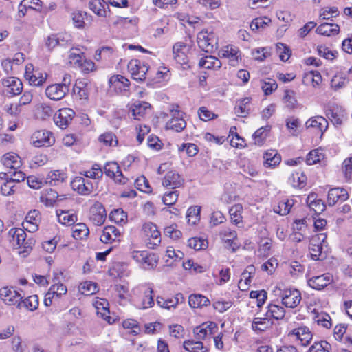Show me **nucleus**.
Returning a JSON list of instances; mask_svg holds the SVG:
<instances>
[{
  "mask_svg": "<svg viewBox=\"0 0 352 352\" xmlns=\"http://www.w3.org/2000/svg\"><path fill=\"white\" fill-rule=\"evenodd\" d=\"M153 288L150 285H140L132 289L134 301L138 308L146 309L154 305Z\"/></svg>",
  "mask_w": 352,
  "mask_h": 352,
  "instance_id": "obj_1",
  "label": "nucleus"
},
{
  "mask_svg": "<svg viewBox=\"0 0 352 352\" xmlns=\"http://www.w3.org/2000/svg\"><path fill=\"white\" fill-rule=\"evenodd\" d=\"M10 241L15 248H23V252H28L34 245L33 239H27V234L23 228H13L8 232Z\"/></svg>",
  "mask_w": 352,
  "mask_h": 352,
  "instance_id": "obj_2",
  "label": "nucleus"
},
{
  "mask_svg": "<svg viewBox=\"0 0 352 352\" xmlns=\"http://www.w3.org/2000/svg\"><path fill=\"white\" fill-rule=\"evenodd\" d=\"M197 42L200 49L206 52H212L217 48V41L212 30H203L197 34Z\"/></svg>",
  "mask_w": 352,
  "mask_h": 352,
  "instance_id": "obj_3",
  "label": "nucleus"
},
{
  "mask_svg": "<svg viewBox=\"0 0 352 352\" xmlns=\"http://www.w3.org/2000/svg\"><path fill=\"white\" fill-rule=\"evenodd\" d=\"M142 233L146 241L148 248H155L161 243V234L156 225L153 223H146L142 226Z\"/></svg>",
  "mask_w": 352,
  "mask_h": 352,
  "instance_id": "obj_4",
  "label": "nucleus"
},
{
  "mask_svg": "<svg viewBox=\"0 0 352 352\" xmlns=\"http://www.w3.org/2000/svg\"><path fill=\"white\" fill-rule=\"evenodd\" d=\"M288 337L297 344L306 346L312 340L313 335L307 327L300 326L290 331Z\"/></svg>",
  "mask_w": 352,
  "mask_h": 352,
  "instance_id": "obj_5",
  "label": "nucleus"
},
{
  "mask_svg": "<svg viewBox=\"0 0 352 352\" xmlns=\"http://www.w3.org/2000/svg\"><path fill=\"white\" fill-rule=\"evenodd\" d=\"M133 80L142 82L145 80L146 73L148 71V66L138 59L131 60L127 65Z\"/></svg>",
  "mask_w": 352,
  "mask_h": 352,
  "instance_id": "obj_6",
  "label": "nucleus"
},
{
  "mask_svg": "<svg viewBox=\"0 0 352 352\" xmlns=\"http://www.w3.org/2000/svg\"><path fill=\"white\" fill-rule=\"evenodd\" d=\"M283 305L288 308L296 307L302 300L301 293L294 288H287L280 292Z\"/></svg>",
  "mask_w": 352,
  "mask_h": 352,
  "instance_id": "obj_7",
  "label": "nucleus"
},
{
  "mask_svg": "<svg viewBox=\"0 0 352 352\" xmlns=\"http://www.w3.org/2000/svg\"><path fill=\"white\" fill-rule=\"evenodd\" d=\"M92 305L96 314L107 321L109 324H113L116 320L109 316V302L104 298L94 297L92 300Z\"/></svg>",
  "mask_w": 352,
  "mask_h": 352,
  "instance_id": "obj_8",
  "label": "nucleus"
},
{
  "mask_svg": "<svg viewBox=\"0 0 352 352\" xmlns=\"http://www.w3.org/2000/svg\"><path fill=\"white\" fill-rule=\"evenodd\" d=\"M69 84L67 83V78H63V82L53 84L48 86L45 89L46 96L52 100H60L69 91Z\"/></svg>",
  "mask_w": 352,
  "mask_h": 352,
  "instance_id": "obj_9",
  "label": "nucleus"
},
{
  "mask_svg": "<svg viewBox=\"0 0 352 352\" xmlns=\"http://www.w3.org/2000/svg\"><path fill=\"white\" fill-rule=\"evenodd\" d=\"M75 116V112L70 108H62L54 115L55 124L61 129H65L71 124Z\"/></svg>",
  "mask_w": 352,
  "mask_h": 352,
  "instance_id": "obj_10",
  "label": "nucleus"
},
{
  "mask_svg": "<svg viewBox=\"0 0 352 352\" xmlns=\"http://www.w3.org/2000/svg\"><path fill=\"white\" fill-rule=\"evenodd\" d=\"M1 84L3 87V91L8 97L21 94L23 89L21 81L16 77H8L1 80Z\"/></svg>",
  "mask_w": 352,
  "mask_h": 352,
  "instance_id": "obj_11",
  "label": "nucleus"
},
{
  "mask_svg": "<svg viewBox=\"0 0 352 352\" xmlns=\"http://www.w3.org/2000/svg\"><path fill=\"white\" fill-rule=\"evenodd\" d=\"M54 142L53 134L48 131H35L31 137V143L35 147L50 146Z\"/></svg>",
  "mask_w": 352,
  "mask_h": 352,
  "instance_id": "obj_12",
  "label": "nucleus"
},
{
  "mask_svg": "<svg viewBox=\"0 0 352 352\" xmlns=\"http://www.w3.org/2000/svg\"><path fill=\"white\" fill-rule=\"evenodd\" d=\"M219 56L226 58L232 66H236L241 60V54L239 49L232 45H226L221 49Z\"/></svg>",
  "mask_w": 352,
  "mask_h": 352,
  "instance_id": "obj_13",
  "label": "nucleus"
},
{
  "mask_svg": "<svg viewBox=\"0 0 352 352\" xmlns=\"http://www.w3.org/2000/svg\"><path fill=\"white\" fill-rule=\"evenodd\" d=\"M24 76L31 85L34 86L42 85L47 79L46 73L34 70L32 64L26 65Z\"/></svg>",
  "mask_w": 352,
  "mask_h": 352,
  "instance_id": "obj_14",
  "label": "nucleus"
},
{
  "mask_svg": "<svg viewBox=\"0 0 352 352\" xmlns=\"http://www.w3.org/2000/svg\"><path fill=\"white\" fill-rule=\"evenodd\" d=\"M171 119L166 123L167 129H171L176 132H181L186 126L184 119V113L178 109H173L170 111Z\"/></svg>",
  "mask_w": 352,
  "mask_h": 352,
  "instance_id": "obj_15",
  "label": "nucleus"
},
{
  "mask_svg": "<svg viewBox=\"0 0 352 352\" xmlns=\"http://www.w3.org/2000/svg\"><path fill=\"white\" fill-rule=\"evenodd\" d=\"M327 235L324 233H320L313 236L310 240L309 252L313 259H318L326 243Z\"/></svg>",
  "mask_w": 352,
  "mask_h": 352,
  "instance_id": "obj_16",
  "label": "nucleus"
},
{
  "mask_svg": "<svg viewBox=\"0 0 352 352\" xmlns=\"http://www.w3.org/2000/svg\"><path fill=\"white\" fill-rule=\"evenodd\" d=\"M218 330L217 324L214 322H207L196 327L193 330L195 337L198 340L205 338L214 335Z\"/></svg>",
  "mask_w": 352,
  "mask_h": 352,
  "instance_id": "obj_17",
  "label": "nucleus"
},
{
  "mask_svg": "<svg viewBox=\"0 0 352 352\" xmlns=\"http://www.w3.org/2000/svg\"><path fill=\"white\" fill-rule=\"evenodd\" d=\"M0 296L4 302L8 305H16L23 298L21 294L12 287H5L0 289Z\"/></svg>",
  "mask_w": 352,
  "mask_h": 352,
  "instance_id": "obj_18",
  "label": "nucleus"
},
{
  "mask_svg": "<svg viewBox=\"0 0 352 352\" xmlns=\"http://www.w3.org/2000/svg\"><path fill=\"white\" fill-rule=\"evenodd\" d=\"M104 169L106 175L113 179L118 184H124L128 181V179L124 177L116 162H112L107 163Z\"/></svg>",
  "mask_w": 352,
  "mask_h": 352,
  "instance_id": "obj_19",
  "label": "nucleus"
},
{
  "mask_svg": "<svg viewBox=\"0 0 352 352\" xmlns=\"http://www.w3.org/2000/svg\"><path fill=\"white\" fill-rule=\"evenodd\" d=\"M65 198V195H58L55 190L49 188L41 192V201L46 206H53L54 204H58Z\"/></svg>",
  "mask_w": 352,
  "mask_h": 352,
  "instance_id": "obj_20",
  "label": "nucleus"
},
{
  "mask_svg": "<svg viewBox=\"0 0 352 352\" xmlns=\"http://www.w3.org/2000/svg\"><path fill=\"white\" fill-rule=\"evenodd\" d=\"M120 236L121 232L118 228L113 226H109L104 228L100 239L104 243H111L120 241Z\"/></svg>",
  "mask_w": 352,
  "mask_h": 352,
  "instance_id": "obj_21",
  "label": "nucleus"
},
{
  "mask_svg": "<svg viewBox=\"0 0 352 352\" xmlns=\"http://www.w3.org/2000/svg\"><path fill=\"white\" fill-rule=\"evenodd\" d=\"M349 198V194L344 188H334L329 190L327 195V204L329 206H334L338 202H343Z\"/></svg>",
  "mask_w": 352,
  "mask_h": 352,
  "instance_id": "obj_22",
  "label": "nucleus"
},
{
  "mask_svg": "<svg viewBox=\"0 0 352 352\" xmlns=\"http://www.w3.org/2000/svg\"><path fill=\"white\" fill-rule=\"evenodd\" d=\"M90 212L91 213V216L89 219L92 221L94 225L101 226L104 223L106 219V211L100 203L96 202L91 206Z\"/></svg>",
  "mask_w": 352,
  "mask_h": 352,
  "instance_id": "obj_23",
  "label": "nucleus"
},
{
  "mask_svg": "<svg viewBox=\"0 0 352 352\" xmlns=\"http://www.w3.org/2000/svg\"><path fill=\"white\" fill-rule=\"evenodd\" d=\"M188 47L185 43L177 42L173 46V58L177 63L184 65L188 63L187 52Z\"/></svg>",
  "mask_w": 352,
  "mask_h": 352,
  "instance_id": "obj_24",
  "label": "nucleus"
},
{
  "mask_svg": "<svg viewBox=\"0 0 352 352\" xmlns=\"http://www.w3.org/2000/svg\"><path fill=\"white\" fill-rule=\"evenodd\" d=\"M333 281V276L329 274L314 276L307 281L309 286L313 289L320 290L329 285Z\"/></svg>",
  "mask_w": 352,
  "mask_h": 352,
  "instance_id": "obj_25",
  "label": "nucleus"
},
{
  "mask_svg": "<svg viewBox=\"0 0 352 352\" xmlns=\"http://www.w3.org/2000/svg\"><path fill=\"white\" fill-rule=\"evenodd\" d=\"M89 9L101 20L106 18L110 12L109 6L104 0H92L89 3Z\"/></svg>",
  "mask_w": 352,
  "mask_h": 352,
  "instance_id": "obj_26",
  "label": "nucleus"
},
{
  "mask_svg": "<svg viewBox=\"0 0 352 352\" xmlns=\"http://www.w3.org/2000/svg\"><path fill=\"white\" fill-rule=\"evenodd\" d=\"M305 126L307 129H312L322 135L328 128V121L322 116H314L306 122Z\"/></svg>",
  "mask_w": 352,
  "mask_h": 352,
  "instance_id": "obj_27",
  "label": "nucleus"
},
{
  "mask_svg": "<svg viewBox=\"0 0 352 352\" xmlns=\"http://www.w3.org/2000/svg\"><path fill=\"white\" fill-rule=\"evenodd\" d=\"M151 105L148 102L143 101H135L130 108L132 117L135 120H140L142 119L147 111L150 109Z\"/></svg>",
  "mask_w": 352,
  "mask_h": 352,
  "instance_id": "obj_28",
  "label": "nucleus"
},
{
  "mask_svg": "<svg viewBox=\"0 0 352 352\" xmlns=\"http://www.w3.org/2000/svg\"><path fill=\"white\" fill-rule=\"evenodd\" d=\"M69 60L72 64L81 69L82 71L86 72L88 70L85 54L80 49H75L74 52H72L69 55Z\"/></svg>",
  "mask_w": 352,
  "mask_h": 352,
  "instance_id": "obj_29",
  "label": "nucleus"
},
{
  "mask_svg": "<svg viewBox=\"0 0 352 352\" xmlns=\"http://www.w3.org/2000/svg\"><path fill=\"white\" fill-rule=\"evenodd\" d=\"M183 184L184 179L175 171L168 172L162 181V184L164 187L172 189L179 188Z\"/></svg>",
  "mask_w": 352,
  "mask_h": 352,
  "instance_id": "obj_30",
  "label": "nucleus"
},
{
  "mask_svg": "<svg viewBox=\"0 0 352 352\" xmlns=\"http://www.w3.org/2000/svg\"><path fill=\"white\" fill-rule=\"evenodd\" d=\"M1 162L9 170H17L21 165L19 156L14 153L4 154L1 159Z\"/></svg>",
  "mask_w": 352,
  "mask_h": 352,
  "instance_id": "obj_31",
  "label": "nucleus"
},
{
  "mask_svg": "<svg viewBox=\"0 0 352 352\" xmlns=\"http://www.w3.org/2000/svg\"><path fill=\"white\" fill-rule=\"evenodd\" d=\"M67 179V175L64 171L60 170H51L45 177V183L50 186H58L66 182Z\"/></svg>",
  "mask_w": 352,
  "mask_h": 352,
  "instance_id": "obj_32",
  "label": "nucleus"
},
{
  "mask_svg": "<svg viewBox=\"0 0 352 352\" xmlns=\"http://www.w3.org/2000/svg\"><path fill=\"white\" fill-rule=\"evenodd\" d=\"M110 87L118 91H126L129 88V80L122 75H113L109 80Z\"/></svg>",
  "mask_w": 352,
  "mask_h": 352,
  "instance_id": "obj_33",
  "label": "nucleus"
},
{
  "mask_svg": "<svg viewBox=\"0 0 352 352\" xmlns=\"http://www.w3.org/2000/svg\"><path fill=\"white\" fill-rule=\"evenodd\" d=\"M264 166L266 168H274L281 162V157L276 150L270 149L267 151L263 155Z\"/></svg>",
  "mask_w": 352,
  "mask_h": 352,
  "instance_id": "obj_34",
  "label": "nucleus"
},
{
  "mask_svg": "<svg viewBox=\"0 0 352 352\" xmlns=\"http://www.w3.org/2000/svg\"><path fill=\"white\" fill-rule=\"evenodd\" d=\"M87 80H77L73 89L76 98L79 100H87L88 98Z\"/></svg>",
  "mask_w": 352,
  "mask_h": 352,
  "instance_id": "obj_35",
  "label": "nucleus"
},
{
  "mask_svg": "<svg viewBox=\"0 0 352 352\" xmlns=\"http://www.w3.org/2000/svg\"><path fill=\"white\" fill-rule=\"evenodd\" d=\"M339 31L340 27L338 24L330 23H322L316 29L318 34L326 36L338 34Z\"/></svg>",
  "mask_w": 352,
  "mask_h": 352,
  "instance_id": "obj_36",
  "label": "nucleus"
},
{
  "mask_svg": "<svg viewBox=\"0 0 352 352\" xmlns=\"http://www.w3.org/2000/svg\"><path fill=\"white\" fill-rule=\"evenodd\" d=\"M56 215L59 223L63 225L72 226L76 221V216L69 210H57Z\"/></svg>",
  "mask_w": 352,
  "mask_h": 352,
  "instance_id": "obj_37",
  "label": "nucleus"
},
{
  "mask_svg": "<svg viewBox=\"0 0 352 352\" xmlns=\"http://www.w3.org/2000/svg\"><path fill=\"white\" fill-rule=\"evenodd\" d=\"M199 65L206 69H217L221 67V62L213 56H206L200 59Z\"/></svg>",
  "mask_w": 352,
  "mask_h": 352,
  "instance_id": "obj_38",
  "label": "nucleus"
},
{
  "mask_svg": "<svg viewBox=\"0 0 352 352\" xmlns=\"http://www.w3.org/2000/svg\"><path fill=\"white\" fill-rule=\"evenodd\" d=\"M307 204L309 208L316 213L320 214L323 212L326 208L324 204L321 199H318L315 194H310L307 198Z\"/></svg>",
  "mask_w": 352,
  "mask_h": 352,
  "instance_id": "obj_39",
  "label": "nucleus"
},
{
  "mask_svg": "<svg viewBox=\"0 0 352 352\" xmlns=\"http://www.w3.org/2000/svg\"><path fill=\"white\" fill-rule=\"evenodd\" d=\"M250 103V98H244L239 100L234 108L235 113L238 116L245 117L251 110Z\"/></svg>",
  "mask_w": 352,
  "mask_h": 352,
  "instance_id": "obj_40",
  "label": "nucleus"
},
{
  "mask_svg": "<svg viewBox=\"0 0 352 352\" xmlns=\"http://www.w3.org/2000/svg\"><path fill=\"white\" fill-rule=\"evenodd\" d=\"M294 203L292 199H283L274 207V212L282 216L286 215L289 213Z\"/></svg>",
  "mask_w": 352,
  "mask_h": 352,
  "instance_id": "obj_41",
  "label": "nucleus"
},
{
  "mask_svg": "<svg viewBox=\"0 0 352 352\" xmlns=\"http://www.w3.org/2000/svg\"><path fill=\"white\" fill-rule=\"evenodd\" d=\"M184 348L189 352H208V346H204L201 341L192 340H186L184 342Z\"/></svg>",
  "mask_w": 352,
  "mask_h": 352,
  "instance_id": "obj_42",
  "label": "nucleus"
},
{
  "mask_svg": "<svg viewBox=\"0 0 352 352\" xmlns=\"http://www.w3.org/2000/svg\"><path fill=\"white\" fill-rule=\"evenodd\" d=\"M289 180L293 187L302 188L306 186L307 176L302 172L296 171L292 173Z\"/></svg>",
  "mask_w": 352,
  "mask_h": 352,
  "instance_id": "obj_43",
  "label": "nucleus"
},
{
  "mask_svg": "<svg viewBox=\"0 0 352 352\" xmlns=\"http://www.w3.org/2000/svg\"><path fill=\"white\" fill-rule=\"evenodd\" d=\"M189 305L192 308H201L210 304L208 298L201 294H191L188 299Z\"/></svg>",
  "mask_w": 352,
  "mask_h": 352,
  "instance_id": "obj_44",
  "label": "nucleus"
},
{
  "mask_svg": "<svg viewBox=\"0 0 352 352\" xmlns=\"http://www.w3.org/2000/svg\"><path fill=\"white\" fill-rule=\"evenodd\" d=\"M285 311L280 305L270 304L268 305V310L266 316L276 320L283 319L285 316Z\"/></svg>",
  "mask_w": 352,
  "mask_h": 352,
  "instance_id": "obj_45",
  "label": "nucleus"
},
{
  "mask_svg": "<svg viewBox=\"0 0 352 352\" xmlns=\"http://www.w3.org/2000/svg\"><path fill=\"white\" fill-rule=\"evenodd\" d=\"M38 306V298L36 295H32L25 298L23 300H20L18 304V308L21 309L24 307L29 311H34Z\"/></svg>",
  "mask_w": 352,
  "mask_h": 352,
  "instance_id": "obj_46",
  "label": "nucleus"
},
{
  "mask_svg": "<svg viewBox=\"0 0 352 352\" xmlns=\"http://www.w3.org/2000/svg\"><path fill=\"white\" fill-rule=\"evenodd\" d=\"M1 178H4L5 179L12 181L13 184L14 182L19 183L25 180V174L20 170H8L7 173H1Z\"/></svg>",
  "mask_w": 352,
  "mask_h": 352,
  "instance_id": "obj_47",
  "label": "nucleus"
},
{
  "mask_svg": "<svg viewBox=\"0 0 352 352\" xmlns=\"http://www.w3.org/2000/svg\"><path fill=\"white\" fill-rule=\"evenodd\" d=\"M322 82V77L320 73L310 72L305 74L302 78V82L305 85H311L313 87H316Z\"/></svg>",
  "mask_w": 352,
  "mask_h": 352,
  "instance_id": "obj_48",
  "label": "nucleus"
},
{
  "mask_svg": "<svg viewBox=\"0 0 352 352\" xmlns=\"http://www.w3.org/2000/svg\"><path fill=\"white\" fill-rule=\"evenodd\" d=\"M201 207L195 206L190 207L186 212V219L188 224L196 225L200 220Z\"/></svg>",
  "mask_w": 352,
  "mask_h": 352,
  "instance_id": "obj_49",
  "label": "nucleus"
},
{
  "mask_svg": "<svg viewBox=\"0 0 352 352\" xmlns=\"http://www.w3.org/2000/svg\"><path fill=\"white\" fill-rule=\"evenodd\" d=\"M324 158V154L320 148L311 151L307 155L306 163L307 165H313L320 162Z\"/></svg>",
  "mask_w": 352,
  "mask_h": 352,
  "instance_id": "obj_50",
  "label": "nucleus"
},
{
  "mask_svg": "<svg viewBox=\"0 0 352 352\" xmlns=\"http://www.w3.org/2000/svg\"><path fill=\"white\" fill-rule=\"evenodd\" d=\"M109 219L111 221L122 225L127 222V214L121 208L115 209L110 213Z\"/></svg>",
  "mask_w": 352,
  "mask_h": 352,
  "instance_id": "obj_51",
  "label": "nucleus"
},
{
  "mask_svg": "<svg viewBox=\"0 0 352 352\" xmlns=\"http://www.w3.org/2000/svg\"><path fill=\"white\" fill-rule=\"evenodd\" d=\"M243 206L241 204H235L231 207L229 214L232 221L236 225L242 222Z\"/></svg>",
  "mask_w": 352,
  "mask_h": 352,
  "instance_id": "obj_52",
  "label": "nucleus"
},
{
  "mask_svg": "<svg viewBox=\"0 0 352 352\" xmlns=\"http://www.w3.org/2000/svg\"><path fill=\"white\" fill-rule=\"evenodd\" d=\"M72 233L75 239H83L88 236V228L85 223H78L74 226Z\"/></svg>",
  "mask_w": 352,
  "mask_h": 352,
  "instance_id": "obj_53",
  "label": "nucleus"
},
{
  "mask_svg": "<svg viewBox=\"0 0 352 352\" xmlns=\"http://www.w3.org/2000/svg\"><path fill=\"white\" fill-rule=\"evenodd\" d=\"M157 261L155 254L148 252L146 256H144L143 261L139 265L145 270H151L157 266Z\"/></svg>",
  "mask_w": 352,
  "mask_h": 352,
  "instance_id": "obj_54",
  "label": "nucleus"
},
{
  "mask_svg": "<svg viewBox=\"0 0 352 352\" xmlns=\"http://www.w3.org/2000/svg\"><path fill=\"white\" fill-rule=\"evenodd\" d=\"M71 186L74 191L81 195H86L87 188L85 186V179L80 176L76 177L71 182Z\"/></svg>",
  "mask_w": 352,
  "mask_h": 352,
  "instance_id": "obj_55",
  "label": "nucleus"
},
{
  "mask_svg": "<svg viewBox=\"0 0 352 352\" xmlns=\"http://www.w3.org/2000/svg\"><path fill=\"white\" fill-rule=\"evenodd\" d=\"M308 352H331V346L324 340L315 342L309 347Z\"/></svg>",
  "mask_w": 352,
  "mask_h": 352,
  "instance_id": "obj_56",
  "label": "nucleus"
},
{
  "mask_svg": "<svg viewBox=\"0 0 352 352\" xmlns=\"http://www.w3.org/2000/svg\"><path fill=\"white\" fill-rule=\"evenodd\" d=\"M269 324L267 318H255L252 322V328L255 331L261 332L267 329Z\"/></svg>",
  "mask_w": 352,
  "mask_h": 352,
  "instance_id": "obj_57",
  "label": "nucleus"
},
{
  "mask_svg": "<svg viewBox=\"0 0 352 352\" xmlns=\"http://www.w3.org/2000/svg\"><path fill=\"white\" fill-rule=\"evenodd\" d=\"M115 289L118 297L117 302L120 305H124L127 301L126 294L129 291L128 287L123 285H116Z\"/></svg>",
  "mask_w": 352,
  "mask_h": 352,
  "instance_id": "obj_58",
  "label": "nucleus"
},
{
  "mask_svg": "<svg viewBox=\"0 0 352 352\" xmlns=\"http://www.w3.org/2000/svg\"><path fill=\"white\" fill-rule=\"evenodd\" d=\"M271 22V19L268 17L256 18L250 23V28L252 31H256L259 29H263Z\"/></svg>",
  "mask_w": 352,
  "mask_h": 352,
  "instance_id": "obj_59",
  "label": "nucleus"
},
{
  "mask_svg": "<svg viewBox=\"0 0 352 352\" xmlns=\"http://www.w3.org/2000/svg\"><path fill=\"white\" fill-rule=\"evenodd\" d=\"M283 102L287 108L291 109H294L297 103L295 92L292 90H286L285 91Z\"/></svg>",
  "mask_w": 352,
  "mask_h": 352,
  "instance_id": "obj_60",
  "label": "nucleus"
},
{
  "mask_svg": "<svg viewBox=\"0 0 352 352\" xmlns=\"http://www.w3.org/2000/svg\"><path fill=\"white\" fill-rule=\"evenodd\" d=\"M122 327L125 329L131 330L134 335H137L140 331V327L137 320L134 319H126L122 322Z\"/></svg>",
  "mask_w": 352,
  "mask_h": 352,
  "instance_id": "obj_61",
  "label": "nucleus"
},
{
  "mask_svg": "<svg viewBox=\"0 0 352 352\" xmlns=\"http://www.w3.org/2000/svg\"><path fill=\"white\" fill-rule=\"evenodd\" d=\"M178 150L180 152L185 151L188 157L195 156L199 151L197 145L192 143H184L179 147Z\"/></svg>",
  "mask_w": 352,
  "mask_h": 352,
  "instance_id": "obj_62",
  "label": "nucleus"
},
{
  "mask_svg": "<svg viewBox=\"0 0 352 352\" xmlns=\"http://www.w3.org/2000/svg\"><path fill=\"white\" fill-rule=\"evenodd\" d=\"M268 131V126L265 127H261L257 131H255V133L253 135V138L254 140L255 144H257L258 146H261L266 137H267V132Z\"/></svg>",
  "mask_w": 352,
  "mask_h": 352,
  "instance_id": "obj_63",
  "label": "nucleus"
},
{
  "mask_svg": "<svg viewBox=\"0 0 352 352\" xmlns=\"http://www.w3.org/2000/svg\"><path fill=\"white\" fill-rule=\"evenodd\" d=\"M53 113L54 111L52 108L45 103L41 104L37 108V113L42 120H46L52 116Z\"/></svg>",
  "mask_w": 352,
  "mask_h": 352,
  "instance_id": "obj_64",
  "label": "nucleus"
}]
</instances>
